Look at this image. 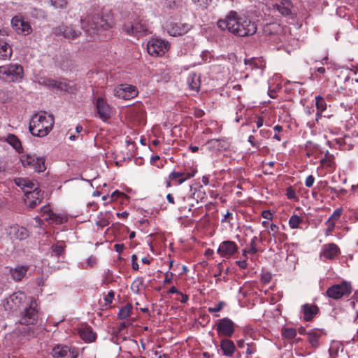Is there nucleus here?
Returning a JSON list of instances; mask_svg holds the SVG:
<instances>
[{
    "label": "nucleus",
    "mask_w": 358,
    "mask_h": 358,
    "mask_svg": "<svg viewBox=\"0 0 358 358\" xmlns=\"http://www.w3.org/2000/svg\"><path fill=\"white\" fill-rule=\"evenodd\" d=\"M217 24L222 30L227 29L239 37L252 36L257 30L255 22L245 16L238 15L234 10L230 11L224 19L219 20Z\"/></svg>",
    "instance_id": "nucleus-1"
},
{
    "label": "nucleus",
    "mask_w": 358,
    "mask_h": 358,
    "mask_svg": "<svg viewBox=\"0 0 358 358\" xmlns=\"http://www.w3.org/2000/svg\"><path fill=\"white\" fill-rule=\"evenodd\" d=\"M121 16L127 20L123 25V30L127 34L140 37L148 34L146 23L139 19L131 8L126 7L122 10Z\"/></svg>",
    "instance_id": "nucleus-2"
},
{
    "label": "nucleus",
    "mask_w": 358,
    "mask_h": 358,
    "mask_svg": "<svg viewBox=\"0 0 358 358\" xmlns=\"http://www.w3.org/2000/svg\"><path fill=\"white\" fill-rule=\"evenodd\" d=\"M54 124V117L46 112H40L33 115L29 129L33 136L43 137L49 134Z\"/></svg>",
    "instance_id": "nucleus-3"
},
{
    "label": "nucleus",
    "mask_w": 358,
    "mask_h": 358,
    "mask_svg": "<svg viewBox=\"0 0 358 358\" xmlns=\"http://www.w3.org/2000/svg\"><path fill=\"white\" fill-rule=\"evenodd\" d=\"M80 21L82 28L90 36H94L98 34L99 31L106 30L110 27V23L99 15L87 16L84 20L81 19Z\"/></svg>",
    "instance_id": "nucleus-4"
},
{
    "label": "nucleus",
    "mask_w": 358,
    "mask_h": 358,
    "mask_svg": "<svg viewBox=\"0 0 358 358\" xmlns=\"http://www.w3.org/2000/svg\"><path fill=\"white\" fill-rule=\"evenodd\" d=\"M24 76L23 67L18 64L0 66V79L6 82H20Z\"/></svg>",
    "instance_id": "nucleus-5"
},
{
    "label": "nucleus",
    "mask_w": 358,
    "mask_h": 358,
    "mask_svg": "<svg viewBox=\"0 0 358 358\" xmlns=\"http://www.w3.org/2000/svg\"><path fill=\"white\" fill-rule=\"evenodd\" d=\"M31 299L27 297L24 292L19 291L6 299L3 306L6 310L13 313L21 311Z\"/></svg>",
    "instance_id": "nucleus-6"
},
{
    "label": "nucleus",
    "mask_w": 358,
    "mask_h": 358,
    "mask_svg": "<svg viewBox=\"0 0 358 358\" xmlns=\"http://www.w3.org/2000/svg\"><path fill=\"white\" fill-rule=\"evenodd\" d=\"M38 312L36 301L32 298L20 311V322L25 325L35 324L38 317Z\"/></svg>",
    "instance_id": "nucleus-7"
},
{
    "label": "nucleus",
    "mask_w": 358,
    "mask_h": 358,
    "mask_svg": "<svg viewBox=\"0 0 358 358\" xmlns=\"http://www.w3.org/2000/svg\"><path fill=\"white\" fill-rule=\"evenodd\" d=\"M50 355L53 358H77L79 349L71 345L57 344L52 348Z\"/></svg>",
    "instance_id": "nucleus-8"
},
{
    "label": "nucleus",
    "mask_w": 358,
    "mask_h": 358,
    "mask_svg": "<svg viewBox=\"0 0 358 358\" xmlns=\"http://www.w3.org/2000/svg\"><path fill=\"white\" fill-rule=\"evenodd\" d=\"M351 285L347 282H343L341 284H336L329 287L326 292L328 297L334 300L341 299L343 296H348L352 292Z\"/></svg>",
    "instance_id": "nucleus-9"
},
{
    "label": "nucleus",
    "mask_w": 358,
    "mask_h": 358,
    "mask_svg": "<svg viewBox=\"0 0 358 358\" xmlns=\"http://www.w3.org/2000/svg\"><path fill=\"white\" fill-rule=\"evenodd\" d=\"M169 43L159 38H152L147 44V50L149 55L155 57H162L169 49Z\"/></svg>",
    "instance_id": "nucleus-10"
},
{
    "label": "nucleus",
    "mask_w": 358,
    "mask_h": 358,
    "mask_svg": "<svg viewBox=\"0 0 358 358\" xmlns=\"http://www.w3.org/2000/svg\"><path fill=\"white\" fill-rule=\"evenodd\" d=\"M45 161L44 157H37L36 155H26L21 157L24 167H29L38 173L43 172L45 170Z\"/></svg>",
    "instance_id": "nucleus-11"
},
{
    "label": "nucleus",
    "mask_w": 358,
    "mask_h": 358,
    "mask_svg": "<svg viewBox=\"0 0 358 358\" xmlns=\"http://www.w3.org/2000/svg\"><path fill=\"white\" fill-rule=\"evenodd\" d=\"M24 203L30 208H34L39 205L43 198V192L36 187L30 190H24Z\"/></svg>",
    "instance_id": "nucleus-12"
},
{
    "label": "nucleus",
    "mask_w": 358,
    "mask_h": 358,
    "mask_svg": "<svg viewBox=\"0 0 358 358\" xmlns=\"http://www.w3.org/2000/svg\"><path fill=\"white\" fill-rule=\"evenodd\" d=\"M235 323L228 317L220 319L216 324L219 336L231 337L235 331Z\"/></svg>",
    "instance_id": "nucleus-13"
},
{
    "label": "nucleus",
    "mask_w": 358,
    "mask_h": 358,
    "mask_svg": "<svg viewBox=\"0 0 358 358\" xmlns=\"http://www.w3.org/2000/svg\"><path fill=\"white\" fill-rule=\"evenodd\" d=\"M113 93L116 97L129 100L137 96L138 90L135 86L122 84L114 89Z\"/></svg>",
    "instance_id": "nucleus-14"
},
{
    "label": "nucleus",
    "mask_w": 358,
    "mask_h": 358,
    "mask_svg": "<svg viewBox=\"0 0 358 358\" xmlns=\"http://www.w3.org/2000/svg\"><path fill=\"white\" fill-rule=\"evenodd\" d=\"M191 25L183 22H171L166 25L168 34L172 36H178L185 34L191 29Z\"/></svg>",
    "instance_id": "nucleus-15"
},
{
    "label": "nucleus",
    "mask_w": 358,
    "mask_h": 358,
    "mask_svg": "<svg viewBox=\"0 0 358 358\" xmlns=\"http://www.w3.org/2000/svg\"><path fill=\"white\" fill-rule=\"evenodd\" d=\"M12 26L19 34L28 35L32 31L29 23L22 16H15L11 20Z\"/></svg>",
    "instance_id": "nucleus-16"
},
{
    "label": "nucleus",
    "mask_w": 358,
    "mask_h": 358,
    "mask_svg": "<svg viewBox=\"0 0 358 358\" xmlns=\"http://www.w3.org/2000/svg\"><path fill=\"white\" fill-rule=\"evenodd\" d=\"M238 250V245L231 241L222 242L217 250V254L222 257H230Z\"/></svg>",
    "instance_id": "nucleus-17"
},
{
    "label": "nucleus",
    "mask_w": 358,
    "mask_h": 358,
    "mask_svg": "<svg viewBox=\"0 0 358 358\" xmlns=\"http://www.w3.org/2000/svg\"><path fill=\"white\" fill-rule=\"evenodd\" d=\"M53 33L55 35H62L68 39H75L81 34L80 30L76 29L71 26L65 25H61L55 27L53 29Z\"/></svg>",
    "instance_id": "nucleus-18"
},
{
    "label": "nucleus",
    "mask_w": 358,
    "mask_h": 358,
    "mask_svg": "<svg viewBox=\"0 0 358 358\" xmlns=\"http://www.w3.org/2000/svg\"><path fill=\"white\" fill-rule=\"evenodd\" d=\"M96 109L100 119L107 120L110 117L111 108L102 97H98L96 101Z\"/></svg>",
    "instance_id": "nucleus-19"
},
{
    "label": "nucleus",
    "mask_w": 358,
    "mask_h": 358,
    "mask_svg": "<svg viewBox=\"0 0 358 358\" xmlns=\"http://www.w3.org/2000/svg\"><path fill=\"white\" fill-rule=\"evenodd\" d=\"M340 253L339 248L333 243L322 246L321 255L327 259H332Z\"/></svg>",
    "instance_id": "nucleus-20"
},
{
    "label": "nucleus",
    "mask_w": 358,
    "mask_h": 358,
    "mask_svg": "<svg viewBox=\"0 0 358 358\" xmlns=\"http://www.w3.org/2000/svg\"><path fill=\"white\" fill-rule=\"evenodd\" d=\"M80 337L86 343H91L96 340V335L92 327L87 325L82 326L78 329Z\"/></svg>",
    "instance_id": "nucleus-21"
},
{
    "label": "nucleus",
    "mask_w": 358,
    "mask_h": 358,
    "mask_svg": "<svg viewBox=\"0 0 358 358\" xmlns=\"http://www.w3.org/2000/svg\"><path fill=\"white\" fill-rule=\"evenodd\" d=\"M220 348L226 357H231L236 350L234 342L228 338H223L220 341Z\"/></svg>",
    "instance_id": "nucleus-22"
},
{
    "label": "nucleus",
    "mask_w": 358,
    "mask_h": 358,
    "mask_svg": "<svg viewBox=\"0 0 358 358\" xmlns=\"http://www.w3.org/2000/svg\"><path fill=\"white\" fill-rule=\"evenodd\" d=\"M318 310L319 308L316 305L306 303L301 306V312L306 321H310L318 313Z\"/></svg>",
    "instance_id": "nucleus-23"
},
{
    "label": "nucleus",
    "mask_w": 358,
    "mask_h": 358,
    "mask_svg": "<svg viewBox=\"0 0 358 358\" xmlns=\"http://www.w3.org/2000/svg\"><path fill=\"white\" fill-rule=\"evenodd\" d=\"M9 235L20 240L25 239L28 236V231L24 227L14 225L10 227Z\"/></svg>",
    "instance_id": "nucleus-24"
},
{
    "label": "nucleus",
    "mask_w": 358,
    "mask_h": 358,
    "mask_svg": "<svg viewBox=\"0 0 358 358\" xmlns=\"http://www.w3.org/2000/svg\"><path fill=\"white\" fill-rule=\"evenodd\" d=\"M206 145L209 150H227L228 143L223 139L215 138L208 140Z\"/></svg>",
    "instance_id": "nucleus-25"
},
{
    "label": "nucleus",
    "mask_w": 358,
    "mask_h": 358,
    "mask_svg": "<svg viewBox=\"0 0 358 358\" xmlns=\"http://www.w3.org/2000/svg\"><path fill=\"white\" fill-rule=\"evenodd\" d=\"M308 341L312 347L316 348L319 345V339L323 334V331L320 329H312L306 333Z\"/></svg>",
    "instance_id": "nucleus-26"
},
{
    "label": "nucleus",
    "mask_w": 358,
    "mask_h": 358,
    "mask_svg": "<svg viewBox=\"0 0 358 358\" xmlns=\"http://www.w3.org/2000/svg\"><path fill=\"white\" fill-rule=\"evenodd\" d=\"M274 6L281 15L287 16L291 14V10L293 6L289 0H282L280 3H276Z\"/></svg>",
    "instance_id": "nucleus-27"
},
{
    "label": "nucleus",
    "mask_w": 358,
    "mask_h": 358,
    "mask_svg": "<svg viewBox=\"0 0 358 358\" xmlns=\"http://www.w3.org/2000/svg\"><path fill=\"white\" fill-rule=\"evenodd\" d=\"M28 271L27 266H19L10 270L13 279L15 281H20L26 275Z\"/></svg>",
    "instance_id": "nucleus-28"
},
{
    "label": "nucleus",
    "mask_w": 358,
    "mask_h": 358,
    "mask_svg": "<svg viewBox=\"0 0 358 358\" xmlns=\"http://www.w3.org/2000/svg\"><path fill=\"white\" fill-rule=\"evenodd\" d=\"M11 47L4 41L0 39V59L7 60L12 55Z\"/></svg>",
    "instance_id": "nucleus-29"
},
{
    "label": "nucleus",
    "mask_w": 358,
    "mask_h": 358,
    "mask_svg": "<svg viewBox=\"0 0 358 358\" xmlns=\"http://www.w3.org/2000/svg\"><path fill=\"white\" fill-rule=\"evenodd\" d=\"M187 82L192 90H199L200 87V78L198 75L194 73H190Z\"/></svg>",
    "instance_id": "nucleus-30"
},
{
    "label": "nucleus",
    "mask_w": 358,
    "mask_h": 358,
    "mask_svg": "<svg viewBox=\"0 0 358 358\" xmlns=\"http://www.w3.org/2000/svg\"><path fill=\"white\" fill-rule=\"evenodd\" d=\"M6 141L12 145L17 152H20L22 150L21 142L17 137L13 134H10L6 138Z\"/></svg>",
    "instance_id": "nucleus-31"
},
{
    "label": "nucleus",
    "mask_w": 358,
    "mask_h": 358,
    "mask_svg": "<svg viewBox=\"0 0 358 358\" xmlns=\"http://www.w3.org/2000/svg\"><path fill=\"white\" fill-rule=\"evenodd\" d=\"M15 182L17 186L22 187L23 191L25 190L24 188L32 189L36 187V185L32 181L26 178H17L15 180Z\"/></svg>",
    "instance_id": "nucleus-32"
},
{
    "label": "nucleus",
    "mask_w": 358,
    "mask_h": 358,
    "mask_svg": "<svg viewBox=\"0 0 358 358\" xmlns=\"http://www.w3.org/2000/svg\"><path fill=\"white\" fill-rule=\"evenodd\" d=\"M133 306L131 303H127L126 306L122 307L118 313V317L121 320H124L130 316L132 311Z\"/></svg>",
    "instance_id": "nucleus-33"
},
{
    "label": "nucleus",
    "mask_w": 358,
    "mask_h": 358,
    "mask_svg": "<svg viewBox=\"0 0 358 358\" xmlns=\"http://www.w3.org/2000/svg\"><path fill=\"white\" fill-rule=\"evenodd\" d=\"M316 108L318 110V112L317 113V117H320V113L323 112L324 110H326L327 108V103H326V101H324V98H322V96H316Z\"/></svg>",
    "instance_id": "nucleus-34"
},
{
    "label": "nucleus",
    "mask_w": 358,
    "mask_h": 358,
    "mask_svg": "<svg viewBox=\"0 0 358 358\" xmlns=\"http://www.w3.org/2000/svg\"><path fill=\"white\" fill-rule=\"evenodd\" d=\"M303 222V218L296 215L291 216L289 220V227L292 229L299 228V224Z\"/></svg>",
    "instance_id": "nucleus-35"
},
{
    "label": "nucleus",
    "mask_w": 358,
    "mask_h": 358,
    "mask_svg": "<svg viewBox=\"0 0 358 358\" xmlns=\"http://www.w3.org/2000/svg\"><path fill=\"white\" fill-rule=\"evenodd\" d=\"M282 335L285 338L292 339L296 336V331L294 328H283Z\"/></svg>",
    "instance_id": "nucleus-36"
},
{
    "label": "nucleus",
    "mask_w": 358,
    "mask_h": 358,
    "mask_svg": "<svg viewBox=\"0 0 358 358\" xmlns=\"http://www.w3.org/2000/svg\"><path fill=\"white\" fill-rule=\"evenodd\" d=\"M258 241V238L257 236H254L250 243V248L248 250L249 254H256L258 251L257 248V243Z\"/></svg>",
    "instance_id": "nucleus-37"
},
{
    "label": "nucleus",
    "mask_w": 358,
    "mask_h": 358,
    "mask_svg": "<svg viewBox=\"0 0 358 358\" xmlns=\"http://www.w3.org/2000/svg\"><path fill=\"white\" fill-rule=\"evenodd\" d=\"M340 348V345L338 343H332L329 349V353L331 358H334L335 356L338 355V350Z\"/></svg>",
    "instance_id": "nucleus-38"
},
{
    "label": "nucleus",
    "mask_w": 358,
    "mask_h": 358,
    "mask_svg": "<svg viewBox=\"0 0 358 358\" xmlns=\"http://www.w3.org/2000/svg\"><path fill=\"white\" fill-rule=\"evenodd\" d=\"M65 246L64 245H55L52 246V250L56 256L62 255L64 252Z\"/></svg>",
    "instance_id": "nucleus-39"
},
{
    "label": "nucleus",
    "mask_w": 358,
    "mask_h": 358,
    "mask_svg": "<svg viewBox=\"0 0 358 358\" xmlns=\"http://www.w3.org/2000/svg\"><path fill=\"white\" fill-rule=\"evenodd\" d=\"M143 280L142 278H138L131 285V289L134 292L138 293L140 289V287L143 286Z\"/></svg>",
    "instance_id": "nucleus-40"
},
{
    "label": "nucleus",
    "mask_w": 358,
    "mask_h": 358,
    "mask_svg": "<svg viewBox=\"0 0 358 358\" xmlns=\"http://www.w3.org/2000/svg\"><path fill=\"white\" fill-rule=\"evenodd\" d=\"M211 0H192V2L198 7L205 9L208 6Z\"/></svg>",
    "instance_id": "nucleus-41"
},
{
    "label": "nucleus",
    "mask_w": 358,
    "mask_h": 358,
    "mask_svg": "<svg viewBox=\"0 0 358 358\" xmlns=\"http://www.w3.org/2000/svg\"><path fill=\"white\" fill-rule=\"evenodd\" d=\"M224 306L225 303L224 301H220L214 307L208 308V310L209 313L219 312L223 308Z\"/></svg>",
    "instance_id": "nucleus-42"
},
{
    "label": "nucleus",
    "mask_w": 358,
    "mask_h": 358,
    "mask_svg": "<svg viewBox=\"0 0 358 358\" xmlns=\"http://www.w3.org/2000/svg\"><path fill=\"white\" fill-rule=\"evenodd\" d=\"M185 174V172H176V171H173V172L170 173L169 178L170 180H177V182H178L180 178H183Z\"/></svg>",
    "instance_id": "nucleus-43"
},
{
    "label": "nucleus",
    "mask_w": 358,
    "mask_h": 358,
    "mask_svg": "<svg viewBox=\"0 0 358 358\" xmlns=\"http://www.w3.org/2000/svg\"><path fill=\"white\" fill-rule=\"evenodd\" d=\"M51 4L55 8H62L66 5L65 0H50Z\"/></svg>",
    "instance_id": "nucleus-44"
},
{
    "label": "nucleus",
    "mask_w": 358,
    "mask_h": 358,
    "mask_svg": "<svg viewBox=\"0 0 358 358\" xmlns=\"http://www.w3.org/2000/svg\"><path fill=\"white\" fill-rule=\"evenodd\" d=\"M260 62L259 59L251 58L248 60H245V63L246 65L250 66L252 68H258V63Z\"/></svg>",
    "instance_id": "nucleus-45"
},
{
    "label": "nucleus",
    "mask_w": 358,
    "mask_h": 358,
    "mask_svg": "<svg viewBox=\"0 0 358 358\" xmlns=\"http://www.w3.org/2000/svg\"><path fill=\"white\" fill-rule=\"evenodd\" d=\"M115 296V292L113 290L108 292V294L104 297L105 305H110Z\"/></svg>",
    "instance_id": "nucleus-46"
},
{
    "label": "nucleus",
    "mask_w": 358,
    "mask_h": 358,
    "mask_svg": "<svg viewBox=\"0 0 358 358\" xmlns=\"http://www.w3.org/2000/svg\"><path fill=\"white\" fill-rule=\"evenodd\" d=\"M342 212H343L342 208H337L336 210H334V212L329 217V219L331 220H334V222H336V220H338L339 218V217L341 215Z\"/></svg>",
    "instance_id": "nucleus-47"
},
{
    "label": "nucleus",
    "mask_w": 358,
    "mask_h": 358,
    "mask_svg": "<svg viewBox=\"0 0 358 358\" xmlns=\"http://www.w3.org/2000/svg\"><path fill=\"white\" fill-rule=\"evenodd\" d=\"M43 83L45 85H47V86H49V87H51L53 88H56L57 80L50 79V78H47V79H45L43 81Z\"/></svg>",
    "instance_id": "nucleus-48"
},
{
    "label": "nucleus",
    "mask_w": 358,
    "mask_h": 358,
    "mask_svg": "<svg viewBox=\"0 0 358 358\" xmlns=\"http://www.w3.org/2000/svg\"><path fill=\"white\" fill-rule=\"evenodd\" d=\"M194 173H195V171H194L192 173H185V174L183 176V178H180L178 180V183L179 185L183 183L186 180H187V179H189L190 178H192L194 176Z\"/></svg>",
    "instance_id": "nucleus-49"
},
{
    "label": "nucleus",
    "mask_w": 358,
    "mask_h": 358,
    "mask_svg": "<svg viewBox=\"0 0 358 358\" xmlns=\"http://www.w3.org/2000/svg\"><path fill=\"white\" fill-rule=\"evenodd\" d=\"M326 224L327 225V233L331 232L335 227L334 220H331L328 219L327 221L326 222Z\"/></svg>",
    "instance_id": "nucleus-50"
},
{
    "label": "nucleus",
    "mask_w": 358,
    "mask_h": 358,
    "mask_svg": "<svg viewBox=\"0 0 358 358\" xmlns=\"http://www.w3.org/2000/svg\"><path fill=\"white\" fill-rule=\"evenodd\" d=\"M256 352V348L253 345V343H248L246 353L248 355H251Z\"/></svg>",
    "instance_id": "nucleus-51"
},
{
    "label": "nucleus",
    "mask_w": 358,
    "mask_h": 358,
    "mask_svg": "<svg viewBox=\"0 0 358 358\" xmlns=\"http://www.w3.org/2000/svg\"><path fill=\"white\" fill-rule=\"evenodd\" d=\"M314 182H315V178L312 175H310L306 178V181H305V185L308 187H311L313 186Z\"/></svg>",
    "instance_id": "nucleus-52"
},
{
    "label": "nucleus",
    "mask_w": 358,
    "mask_h": 358,
    "mask_svg": "<svg viewBox=\"0 0 358 358\" xmlns=\"http://www.w3.org/2000/svg\"><path fill=\"white\" fill-rule=\"evenodd\" d=\"M248 142L251 144L252 146L255 147V148H259L260 145V143L257 142L255 141V137L252 135H250L248 137Z\"/></svg>",
    "instance_id": "nucleus-53"
},
{
    "label": "nucleus",
    "mask_w": 358,
    "mask_h": 358,
    "mask_svg": "<svg viewBox=\"0 0 358 358\" xmlns=\"http://www.w3.org/2000/svg\"><path fill=\"white\" fill-rule=\"evenodd\" d=\"M271 280V275L269 273H266L262 275V281L264 284L268 283Z\"/></svg>",
    "instance_id": "nucleus-54"
},
{
    "label": "nucleus",
    "mask_w": 358,
    "mask_h": 358,
    "mask_svg": "<svg viewBox=\"0 0 358 358\" xmlns=\"http://www.w3.org/2000/svg\"><path fill=\"white\" fill-rule=\"evenodd\" d=\"M86 264L90 267H93L96 264V259L93 256H90L86 262Z\"/></svg>",
    "instance_id": "nucleus-55"
},
{
    "label": "nucleus",
    "mask_w": 358,
    "mask_h": 358,
    "mask_svg": "<svg viewBox=\"0 0 358 358\" xmlns=\"http://www.w3.org/2000/svg\"><path fill=\"white\" fill-rule=\"evenodd\" d=\"M173 273L171 272H166L165 274V278L164 280V284H169L172 282Z\"/></svg>",
    "instance_id": "nucleus-56"
},
{
    "label": "nucleus",
    "mask_w": 358,
    "mask_h": 358,
    "mask_svg": "<svg viewBox=\"0 0 358 358\" xmlns=\"http://www.w3.org/2000/svg\"><path fill=\"white\" fill-rule=\"evenodd\" d=\"M278 229H279L278 226L275 224H273V223H272L270 225V230H271V231L273 232L271 236H273V237H276V234H278Z\"/></svg>",
    "instance_id": "nucleus-57"
},
{
    "label": "nucleus",
    "mask_w": 358,
    "mask_h": 358,
    "mask_svg": "<svg viewBox=\"0 0 358 358\" xmlns=\"http://www.w3.org/2000/svg\"><path fill=\"white\" fill-rule=\"evenodd\" d=\"M236 264L241 268L245 269L248 267V263L246 259H243V261H236Z\"/></svg>",
    "instance_id": "nucleus-58"
},
{
    "label": "nucleus",
    "mask_w": 358,
    "mask_h": 358,
    "mask_svg": "<svg viewBox=\"0 0 358 358\" xmlns=\"http://www.w3.org/2000/svg\"><path fill=\"white\" fill-rule=\"evenodd\" d=\"M262 215L264 218H266L267 220H272L273 215L270 212V210H263L262 213Z\"/></svg>",
    "instance_id": "nucleus-59"
},
{
    "label": "nucleus",
    "mask_w": 358,
    "mask_h": 358,
    "mask_svg": "<svg viewBox=\"0 0 358 358\" xmlns=\"http://www.w3.org/2000/svg\"><path fill=\"white\" fill-rule=\"evenodd\" d=\"M56 88L60 90H66L67 85L65 83L57 81Z\"/></svg>",
    "instance_id": "nucleus-60"
},
{
    "label": "nucleus",
    "mask_w": 358,
    "mask_h": 358,
    "mask_svg": "<svg viewBox=\"0 0 358 358\" xmlns=\"http://www.w3.org/2000/svg\"><path fill=\"white\" fill-rule=\"evenodd\" d=\"M243 110H244L243 107L241 106L236 111V115H237V117L236 118V122H238L240 121L242 114L244 113V112H243Z\"/></svg>",
    "instance_id": "nucleus-61"
},
{
    "label": "nucleus",
    "mask_w": 358,
    "mask_h": 358,
    "mask_svg": "<svg viewBox=\"0 0 358 358\" xmlns=\"http://www.w3.org/2000/svg\"><path fill=\"white\" fill-rule=\"evenodd\" d=\"M114 248L116 252L121 253L123 251L124 246L123 244H115Z\"/></svg>",
    "instance_id": "nucleus-62"
},
{
    "label": "nucleus",
    "mask_w": 358,
    "mask_h": 358,
    "mask_svg": "<svg viewBox=\"0 0 358 358\" xmlns=\"http://www.w3.org/2000/svg\"><path fill=\"white\" fill-rule=\"evenodd\" d=\"M255 123L257 128H260L262 127L264 124V119L262 117H258L257 120H255Z\"/></svg>",
    "instance_id": "nucleus-63"
},
{
    "label": "nucleus",
    "mask_w": 358,
    "mask_h": 358,
    "mask_svg": "<svg viewBox=\"0 0 358 358\" xmlns=\"http://www.w3.org/2000/svg\"><path fill=\"white\" fill-rule=\"evenodd\" d=\"M181 296L180 302L182 303H186L188 301V296L187 294H182L181 292L178 294Z\"/></svg>",
    "instance_id": "nucleus-64"
}]
</instances>
